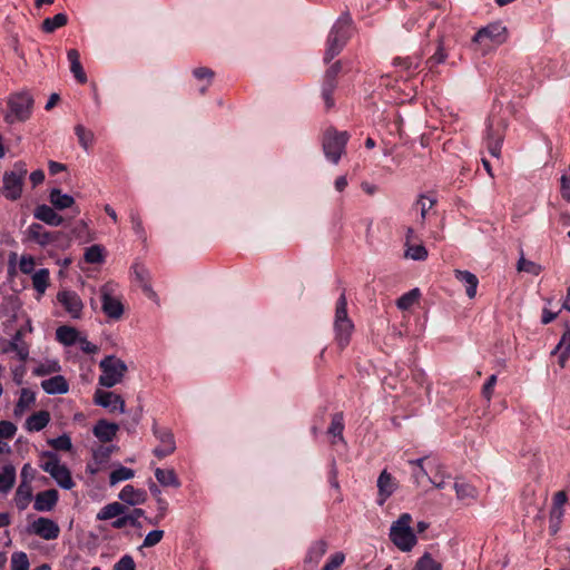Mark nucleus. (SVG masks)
<instances>
[{
  "instance_id": "nucleus-62",
  "label": "nucleus",
  "mask_w": 570,
  "mask_h": 570,
  "mask_svg": "<svg viewBox=\"0 0 570 570\" xmlns=\"http://www.w3.org/2000/svg\"><path fill=\"white\" fill-rule=\"evenodd\" d=\"M35 265H36V262L32 256H30V255L21 256L20 262H19V268H20L21 273L27 274V275L31 274L35 269Z\"/></svg>"
},
{
  "instance_id": "nucleus-2",
  "label": "nucleus",
  "mask_w": 570,
  "mask_h": 570,
  "mask_svg": "<svg viewBox=\"0 0 570 570\" xmlns=\"http://www.w3.org/2000/svg\"><path fill=\"white\" fill-rule=\"evenodd\" d=\"M508 38L507 27L501 21H494L475 32L472 38V45L475 47V50L484 56L507 42Z\"/></svg>"
},
{
  "instance_id": "nucleus-4",
  "label": "nucleus",
  "mask_w": 570,
  "mask_h": 570,
  "mask_svg": "<svg viewBox=\"0 0 570 570\" xmlns=\"http://www.w3.org/2000/svg\"><path fill=\"white\" fill-rule=\"evenodd\" d=\"M33 104V97L29 91L10 95L7 101L8 112L4 115V121L10 125L27 121L32 115Z\"/></svg>"
},
{
  "instance_id": "nucleus-21",
  "label": "nucleus",
  "mask_w": 570,
  "mask_h": 570,
  "mask_svg": "<svg viewBox=\"0 0 570 570\" xmlns=\"http://www.w3.org/2000/svg\"><path fill=\"white\" fill-rule=\"evenodd\" d=\"M455 278L465 286V293L469 298H474L479 285L478 277L469 271H454Z\"/></svg>"
},
{
  "instance_id": "nucleus-14",
  "label": "nucleus",
  "mask_w": 570,
  "mask_h": 570,
  "mask_svg": "<svg viewBox=\"0 0 570 570\" xmlns=\"http://www.w3.org/2000/svg\"><path fill=\"white\" fill-rule=\"evenodd\" d=\"M24 234L29 242H33L41 247L53 244L60 235L59 232L47 230L41 224L38 223H32L29 225Z\"/></svg>"
},
{
  "instance_id": "nucleus-28",
  "label": "nucleus",
  "mask_w": 570,
  "mask_h": 570,
  "mask_svg": "<svg viewBox=\"0 0 570 570\" xmlns=\"http://www.w3.org/2000/svg\"><path fill=\"white\" fill-rule=\"evenodd\" d=\"M16 482V468L12 464H7L0 472V492L8 493Z\"/></svg>"
},
{
  "instance_id": "nucleus-29",
  "label": "nucleus",
  "mask_w": 570,
  "mask_h": 570,
  "mask_svg": "<svg viewBox=\"0 0 570 570\" xmlns=\"http://www.w3.org/2000/svg\"><path fill=\"white\" fill-rule=\"evenodd\" d=\"M155 476L156 480L163 485V487H174L179 488L180 482L177 478V474L173 469L164 470L160 468H157L155 470Z\"/></svg>"
},
{
  "instance_id": "nucleus-3",
  "label": "nucleus",
  "mask_w": 570,
  "mask_h": 570,
  "mask_svg": "<svg viewBox=\"0 0 570 570\" xmlns=\"http://www.w3.org/2000/svg\"><path fill=\"white\" fill-rule=\"evenodd\" d=\"M353 331L354 324L347 315V298L345 289H343L336 302L334 316L335 341L341 348L350 344Z\"/></svg>"
},
{
  "instance_id": "nucleus-55",
  "label": "nucleus",
  "mask_w": 570,
  "mask_h": 570,
  "mask_svg": "<svg viewBox=\"0 0 570 570\" xmlns=\"http://www.w3.org/2000/svg\"><path fill=\"white\" fill-rule=\"evenodd\" d=\"M342 65L340 61L333 63L325 72L323 83H332L336 86V78L341 72Z\"/></svg>"
},
{
  "instance_id": "nucleus-31",
  "label": "nucleus",
  "mask_w": 570,
  "mask_h": 570,
  "mask_svg": "<svg viewBox=\"0 0 570 570\" xmlns=\"http://www.w3.org/2000/svg\"><path fill=\"white\" fill-rule=\"evenodd\" d=\"M31 500H32L31 485L22 487L21 484H19V487L16 491V495H14V501H16V505H17L18 510H20V511L26 510Z\"/></svg>"
},
{
  "instance_id": "nucleus-59",
  "label": "nucleus",
  "mask_w": 570,
  "mask_h": 570,
  "mask_svg": "<svg viewBox=\"0 0 570 570\" xmlns=\"http://www.w3.org/2000/svg\"><path fill=\"white\" fill-rule=\"evenodd\" d=\"M35 475H36V470L31 466L30 463H26L22 466V469H21V473H20L21 482H20V484L22 487L31 485L30 483L35 479Z\"/></svg>"
},
{
  "instance_id": "nucleus-48",
  "label": "nucleus",
  "mask_w": 570,
  "mask_h": 570,
  "mask_svg": "<svg viewBox=\"0 0 570 570\" xmlns=\"http://www.w3.org/2000/svg\"><path fill=\"white\" fill-rule=\"evenodd\" d=\"M405 257L413 261H424L428 258V250L423 245H406Z\"/></svg>"
},
{
  "instance_id": "nucleus-5",
  "label": "nucleus",
  "mask_w": 570,
  "mask_h": 570,
  "mask_svg": "<svg viewBox=\"0 0 570 570\" xmlns=\"http://www.w3.org/2000/svg\"><path fill=\"white\" fill-rule=\"evenodd\" d=\"M411 522V514L402 513L390 529V540L403 552L411 551L417 542Z\"/></svg>"
},
{
  "instance_id": "nucleus-32",
  "label": "nucleus",
  "mask_w": 570,
  "mask_h": 570,
  "mask_svg": "<svg viewBox=\"0 0 570 570\" xmlns=\"http://www.w3.org/2000/svg\"><path fill=\"white\" fill-rule=\"evenodd\" d=\"M68 23V17L66 13H57L52 18H47L43 20L41 29L46 33H52L57 29L66 26Z\"/></svg>"
},
{
  "instance_id": "nucleus-10",
  "label": "nucleus",
  "mask_w": 570,
  "mask_h": 570,
  "mask_svg": "<svg viewBox=\"0 0 570 570\" xmlns=\"http://www.w3.org/2000/svg\"><path fill=\"white\" fill-rule=\"evenodd\" d=\"M99 367L101 370L99 384L105 387H112L121 382L127 372V365L121 358H101Z\"/></svg>"
},
{
  "instance_id": "nucleus-61",
  "label": "nucleus",
  "mask_w": 570,
  "mask_h": 570,
  "mask_svg": "<svg viewBox=\"0 0 570 570\" xmlns=\"http://www.w3.org/2000/svg\"><path fill=\"white\" fill-rule=\"evenodd\" d=\"M345 556L343 552H336L331 556L330 560L324 564L322 570H334L343 564Z\"/></svg>"
},
{
  "instance_id": "nucleus-19",
  "label": "nucleus",
  "mask_w": 570,
  "mask_h": 570,
  "mask_svg": "<svg viewBox=\"0 0 570 570\" xmlns=\"http://www.w3.org/2000/svg\"><path fill=\"white\" fill-rule=\"evenodd\" d=\"M118 430L119 425L117 423L101 419L95 424L92 433L100 442L108 443L116 438Z\"/></svg>"
},
{
  "instance_id": "nucleus-11",
  "label": "nucleus",
  "mask_w": 570,
  "mask_h": 570,
  "mask_svg": "<svg viewBox=\"0 0 570 570\" xmlns=\"http://www.w3.org/2000/svg\"><path fill=\"white\" fill-rule=\"evenodd\" d=\"M153 433L161 443L160 446L154 449L153 453L155 456L158 459H164L175 452L176 442L171 430L167 428H159L156 421H154Z\"/></svg>"
},
{
  "instance_id": "nucleus-13",
  "label": "nucleus",
  "mask_w": 570,
  "mask_h": 570,
  "mask_svg": "<svg viewBox=\"0 0 570 570\" xmlns=\"http://www.w3.org/2000/svg\"><path fill=\"white\" fill-rule=\"evenodd\" d=\"M57 301L70 317H81L83 303L76 292L68 289L59 291L57 294Z\"/></svg>"
},
{
  "instance_id": "nucleus-56",
  "label": "nucleus",
  "mask_w": 570,
  "mask_h": 570,
  "mask_svg": "<svg viewBox=\"0 0 570 570\" xmlns=\"http://www.w3.org/2000/svg\"><path fill=\"white\" fill-rule=\"evenodd\" d=\"M336 86L332 83H323L322 86V98L324 99L327 109L334 107L333 94Z\"/></svg>"
},
{
  "instance_id": "nucleus-30",
  "label": "nucleus",
  "mask_w": 570,
  "mask_h": 570,
  "mask_svg": "<svg viewBox=\"0 0 570 570\" xmlns=\"http://www.w3.org/2000/svg\"><path fill=\"white\" fill-rule=\"evenodd\" d=\"M36 401V394L29 389H22L19 400L14 406L13 413L16 416L22 415L26 409H28Z\"/></svg>"
},
{
  "instance_id": "nucleus-26",
  "label": "nucleus",
  "mask_w": 570,
  "mask_h": 570,
  "mask_svg": "<svg viewBox=\"0 0 570 570\" xmlns=\"http://www.w3.org/2000/svg\"><path fill=\"white\" fill-rule=\"evenodd\" d=\"M49 200L52 204L53 208H56L58 210L70 208L75 203V199L72 196H70L68 194H63L58 188L51 189L50 195H49Z\"/></svg>"
},
{
  "instance_id": "nucleus-7",
  "label": "nucleus",
  "mask_w": 570,
  "mask_h": 570,
  "mask_svg": "<svg viewBox=\"0 0 570 570\" xmlns=\"http://www.w3.org/2000/svg\"><path fill=\"white\" fill-rule=\"evenodd\" d=\"M350 140L347 131H337L328 128L323 136V151L328 161L337 165L343 154H345L346 145Z\"/></svg>"
},
{
  "instance_id": "nucleus-36",
  "label": "nucleus",
  "mask_w": 570,
  "mask_h": 570,
  "mask_svg": "<svg viewBox=\"0 0 570 570\" xmlns=\"http://www.w3.org/2000/svg\"><path fill=\"white\" fill-rule=\"evenodd\" d=\"M343 431H344V416L343 412H337L333 414L331 424L327 429V434L333 435L334 438H338L343 441Z\"/></svg>"
},
{
  "instance_id": "nucleus-40",
  "label": "nucleus",
  "mask_w": 570,
  "mask_h": 570,
  "mask_svg": "<svg viewBox=\"0 0 570 570\" xmlns=\"http://www.w3.org/2000/svg\"><path fill=\"white\" fill-rule=\"evenodd\" d=\"M569 356L570 355V328L563 333L558 345L551 352V356Z\"/></svg>"
},
{
  "instance_id": "nucleus-47",
  "label": "nucleus",
  "mask_w": 570,
  "mask_h": 570,
  "mask_svg": "<svg viewBox=\"0 0 570 570\" xmlns=\"http://www.w3.org/2000/svg\"><path fill=\"white\" fill-rule=\"evenodd\" d=\"M394 66L401 67L407 72H412L420 67V59L416 57L395 58L393 60Z\"/></svg>"
},
{
  "instance_id": "nucleus-25",
  "label": "nucleus",
  "mask_w": 570,
  "mask_h": 570,
  "mask_svg": "<svg viewBox=\"0 0 570 570\" xmlns=\"http://www.w3.org/2000/svg\"><path fill=\"white\" fill-rule=\"evenodd\" d=\"M50 421V414L47 411H39L37 413L31 414L24 424V428L30 431H41L45 429Z\"/></svg>"
},
{
  "instance_id": "nucleus-45",
  "label": "nucleus",
  "mask_w": 570,
  "mask_h": 570,
  "mask_svg": "<svg viewBox=\"0 0 570 570\" xmlns=\"http://www.w3.org/2000/svg\"><path fill=\"white\" fill-rule=\"evenodd\" d=\"M59 371L60 365L58 364V362L56 360H48L47 363L37 365L32 370V373L36 376H45L51 373H57Z\"/></svg>"
},
{
  "instance_id": "nucleus-34",
  "label": "nucleus",
  "mask_w": 570,
  "mask_h": 570,
  "mask_svg": "<svg viewBox=\"0 0 570 570\" xmlns=\"http://www.w3.org/2000/svg\"><path fill=\"white\" fill-rule=\"evenodd\" d=\"M421 293L419 288H413L406 293H404L396 301V306L401 311H406L414 305L415 302L420 298Z\"/></svg>"
},
{
  "instance_id": "nucleus-43",
  "label": "nucleus",
  "mask_w": 570,
  "mask_h": 570,
  "mask_svg": "<svg viewBox=\"0 0 570 570\" xmlns=\"http://www.w3.org/2000/svg\"><path fill=\"white\" fill-rule=\"evenodd\" d=\"M75 134L78 137L79 144L85 150L92 145L94 134L90 130H87L82 125H77L75 127Z\"/></svg>"
},
{
  "instance_id": "nucleus-20",
  "label": "nucleus",
  "mask_w": 570,
  "mask_h": 570,
  "mask_svg": "<svg viewBox=\"0 0 570 570\" xmlns=\"http://www.w3.org/2000/svg\"><path fill=\"white\" fill-rule=\"evenodd\" d=\"M33 216L50 226H60L63 223V218L52 207L45 204L36 207Z\"/></svg>"
},
{
  "instance_id": "nucleus-37",
  "label": "nucleus",
  "mask_w": 570,
  "mask_h": 570,
  "mask_svg": "<svg viewBox=\"0 0 570 570\" xmlns=\"http://www.w3.org/2000/svg\"><path fill=\"white\" fill-rule=\"evenodd\" d=\"M135 475V471L130 468L119 465L109 475V484L115 485L120 481H126L132 479Z\"/></svg>"
},
{
  "instance_id": "nucleus-8",
  "label": "nucleus",
  "mask_w": 570,
  "mask_h": 570,
  "mask_svg": "<svg viewBox=\"0 0 570 570\" xmlns=\"http://www.w3.org/2000/svg\"><path fill=\"white\" fill-rule=\"evenodd\" d=\"M28 169L24 161L14 163L11 170L3 174V194L7 199L17 200L22 195L23 181Z\"/></svg>"
},
{
  "instance_id": "nucleus-46",
  "label": "nucleus",
  "mask_w": 570,
  "mask_h": 570,
  "mask_svg": "<svg viewBox=\"0 0 570 570\" xmlns=\"http://www.w3.org/2000/svg\"><path fill=\"white\" fill-rule=\"evenodd\" d=\"M30 562L23 551L13 552L11 556V570H29Z\"/></svg>"
},
{
  "instance_id": "nucleus-49",
  "label": "nucleus",
  "mask_w": 570,
  "mask_h": 570,
  "mask_svg": "<svg viewBox=\"0 0 570 570\" xmlns=\"http://www.w3.org/2000/svg\"><path fill=\"white\" fill-rule=\"evenodd\" d=\"M48 443L58 451H70L72 449L71 439L67 434H62L56 439H51Z\"/></svg>"
},
{
  "instance_id": "nucleus-24",
  "label": "nucleus",
  "mask_w": 570,
  "mask_h": 570,
  "mask_svg": "<svg viewBox=\"0 0 570 570\" xmlns=\"http://www.w3.org/2000/svg\"><path fill=\"white\" fill-rule=\"evenodd\" d=\"M127 511V507L120 502H111L106 504L104 508L99 510L96 515V519L99 521H106L114 519L118 515L124 514Z\"/></svg>"
},
{
  "instance_id": "nucleus-63",
  "label": "nucleus",
  "mask_w": 570,
  "mask_h": 570,
  "mask_svg": "<svg viewBox=\"0 0 570 570\" xmlns=\"http://www.w3.org/2000/svg\"><path fill=\"white\" fill-rule=\"evenodd\" d=\"M86 354H97L99 348L97 345L89 342L85 336H79L78 343L76 344Z\"/></svg>"
},
{
  "instance_id": "nucleus-58",
  "label": "nucleus",
  "mask_w": 570,
  "mask_h": 570,
  "mask_svg": "<svg viewBox=\"0 0 570 570\" xmlns=\"http://www.w3.org/2000/svg\"><path fill=\"white\" fill-rule=\"evenodd\" d=\"M17 432V426L10 422L2 420L0 421V439H12Z\"/></svg>"
},
{
  "instance_id": "nucleus-42",
  "label": "nucleus",
  "mask_w": 570,
  "mask_h": 570,
  "mask_svg": "<svg viewBox=\"0 0 570 570\" xmlns=\"http://www.w3.org/2000/svg\"><path fill=\"white\" fill-rule=\"evenodd\" d=\"M327 551V542L325 540H317L311 547L307 560L318 562V560L326 553Z\"/></svg>"
},
{
  "instance_id": "nucleus-22",
  "label": "nucleus",
  "mask_w": 570,
  "mask_h": 570,
  "mask_svg": "<svg viewBox=\"0 0 570 570\" xmlns=\"http://www.w3.org/2000/svg\"><path fill=\"white\" fill-rule=\"evenodd\" d=\"M41 387L47 394H65L69 390L68 382L61 375L52 376L41 382Z\"/></svg>"
},
{
  "instance_id": "nucleus-52",
  "label": "nucleus",
  "mask_w": 570,
  "mask_h": 570,
  "mask_svg": "<svg viewBox=\"0 0 570 570\" xmlns=\"http://www.w3.org/2000/svg\"><path fill=\"white\" fill-rule=\"evenodd\" d=\"M132 271H134V274L135 276L137 277V279L141 283V286L144 288V291H148L150 292V286L148 284V273H147V269L140 265V264H135L132 266Z\"/></svg>"
},
{
  "instance_id": "nucleus-57",
  "label": "nucleus",
  "mask_w": 570,
  "mask_h": 570,
  "mask_svg": "<svg viewBox=\"0 0 570 570\" xmlns=\"http://www.w3.org/2000/svg\"><path fill=\"white\" fill-rule=\"evenodd\" d=\"M164 538L163 530H153L144 539L142 547L150 548L159 543Z\"/></svg>"
},
{
  "instance_id": "nucleus-9",
  "label": "nucleus",
  "mask_w": 570,
  "mask_h": 570,
  "mask_svg": "<svg viewBox=\"0 0 570 570\" xmlns=\"http://www.w3.org/2000/svg\"><path fill=\"white\" fill-rule=\"evenodd\" d=\"M118 285L112 282L104 284L100 292L101 309L111 320H119L124 314V305L117 295Z\"/></svg>"
},
{
  "instance_id": "nucleus-39",
  "label": "nucleus",
  "mask_w": 570,
  "mask_h": 570,
  "mask_svg": "<svg viewBox=\"0 0 570 570\" xmlns=\"http://www.w3.org/2000/svg\"><path fill=\"white\" fill-rule=\"evenodd\" d=\"M502 137L500 135L494 136L492 129L489 128L487 131V148L491 156L499 158L501 155Z\"/></svg>"
},
{
  "instance_id": "nucleus-35",
  "label": "nucleus",
  "mask_w": 570,
  "mask_h": 570,
  "mask_svg": "<svg viewBox=\"0 0 570 570\" xmlns=\"http://www.w3.org/2000/svg\"><path fill=\"white\" fill-rule=\"evenodd\" d=\"M148 488L153 497L156 499L159 517H165L168 510V502L163 499L160 488L153 480H149Z\"/></svg>"
},
{
  "instance_id": "nucleus-54",
  "label": "nucleus",
  "mask_w": 570,
  "mask_h": 570,
  "mask_svg": "<svg viewBox=\"0 0 570 570\" xmlns=\"http://www.w3.org/2000/svg\"><path fill=\"white\" fill-rule=\"evenodd\" d=\"M142 417V407L138 406L134 414L131 415L130 420H126L122 422L124 428L129 432H135L136 426L139 424L140 420Z\"/></svg>"
},
{
  "instance_id": "nucleus-12",
  "label": "nucleus",
  "mask_w": 570,
  "mask_h": 570,
  "mask_svg": "<svg viewBox=\"0 0 570 570\" xmlns=\"http://www.w3.org/2000/svg\"><path fill=\"white\" fill-rule=\"evenodd\" d=\"M28 532L49 541L56 540L59 537L60 528L56 521L39 517L28 527Z\"/></svg>"
},
{
  "instance_id": "nucleus-50",
  "label": "nucleus",
  "mask_w": 570,
  "mask_h": 570,
  "mask_svg": "<svg viewBox=\"0 0 570 570\" xmlns=\"http://www.w3.org/2000/svg\"><path fill=\"white\" fill-rule=\"evenodd\" d=\"M436 200L434 198L426 197L425 195H421L417 199L415 206L419 207L422 223L425 220L428 212L435 205Z\"/></svg>"
},
{
  "instance_id": "nucleus-60",
  "label": "nucleus",
  "mask_w": 570,
  "mask_h": 570,
  "mask_svg": "<svg viewBox=\"0 0 570 570\" xmlns=\"http://www.w3.org/2000/svg\"><path fill=\"white\" fill-rule=\"evenodd\" d=\"M114 570H136V563L130 554H125L114 566Z\"/></svg>"
},
{
  "instance_id": "nucleus-16",
  "label": "nucleus",
  "mask_w": 570,
  "mask_h": 570,
  "mask_svg": "<svg viewBox=\"0 0 570 570\" xmlns=\"http://www.w3.org/2000/svg\"><path fill=\"white\" fill-rule=\"evenodd\" d=\"M59 500V492L56 489H49L38 492L35 497L33 509L39 512H47L55 509Z\"/></svg>"
},
{
  "instance_id": "nucleus-53",
  "label": "nucleus",
  "mask_w": 570,
  "mask_h": 570,
  "mask_svg": "<svg viewBox=\"0 0 570 570\" xmlns=\"http://www.w3.org/2000/svg\"><path fill=\"white\" fill-rule=\"evenodd\" d=\"M518 269L530 273L532 275H539L541 272V266L521 257L518 262Z\"/></svg>"
},
{
  "instance_id": "nucleus-1",
  "label": "nucleus",
  "mask_w": 570,
  "mask_h": 570,
  "mask_svg": "<svg viewBox=\"0 0 570 570\" xmlns=\"http://www.w3.org/2000/svg\"><path fill=\"white\" fill-rule=\"evenodd\" d=\"M353 33V20L348 12L342 13L335 23L332 26L324 53V61L330 62L333 60L343 48L346 46Z\"/></svg>"
},
{
  "instance_id": "nucleus-23",
  "label": "nucleus",
  "mask_w": 570,
  "mask_h": 570,
  "mask_svg": "<svg viewBox=\"0 0 570 570\" xmlns=\"http://www.w3.org/2000/svg\"><path fill=\"white\" fill-rule=\"evenodd\" d=\"M80 332L75 327L62 325L56 330V338L66 346H73L78 343Z\"/></svg>"
},
{
  "instance_id": "nucleus-17",
  "label": "nucleus",
  "mask_w": 570,
  "mask_h": 570,
  "mask_svg": "<svg viewBox=\"0 0 570 570\" xmlns=\"http://www.w3.org/2000/svg\"><path fill=\"white\" fill-rule=\"evenodd\" d=\"M397 484L391 473L383 470L377 479L379 499L377 503L383 505L385 501L394 493Z\"/></svg>"
},
{
  "instance_id": "nucleus-27",
  "label": "nucleus",
  "mask_w": 570,
  "mask_h": 570,
  "mask_svg": "<svg viewBox=\"0 0 570 570\" xmlns=\"http://www.w3.org/2000/svg\"><path fill=\"white\" fill-rule=\"evenodd\" d=\"M50 273L47 268H40L32 274V286L38 293L39 297L46 293L49 286Z\"/></svg>"
},
{
  "instance_id": "nucleus-38",
  "label": "nucleus",
  "mask_w": 570,
  "mask_h": 570,
  "mask_svg": "<svg viewBox=\"0 0 570 570\" xmlns=\"http://www.w3.org/2000/svg\"><path fill=\"white\" fill-rule=\"evenodd\" d=\"M412 570H442V564L435 561L431 553L425 552L415 563Z\"/></svg>"
},
{
  "instance_id": "nucleus-51",
  "label": "nucleus",
  "mask_w": 570,
  "mask_h": 570,
  "mask_svg": "<svg viewBox=\"0 0 570 570\" xmlns=\"http://www.w3.org/2000/svg\"><path fill=\"white\" fill-rule=\"evenodd\" d=\"M563 517V510L551 509L550 511V533L556 534L559 529Z\"/></svg>"
},
{
  "instance_id": "nucleus-6",
  "label": "nucleus",
  "mask_w": 570,
  "mask_h": 570,
  "mask_svg": "<svg viewBox=\"0 0 570 570\" xmlns=\"http://www.w3.org/2000/svg\"><path fill=\"white\" fill-rule=\"evenodd\" d=\"M41 456L47 461L42 462L40 468L49 473L60 488L71 490L75 487L71 472L67 465L60 464L58 454L53 451H45Z\"/></svg>"
},
{
  "instance_id": "nucleus-15",
  "label": "nucleus",
  "mask_w": 570,
  "mask_h": 570,
  "mask_svg": "<svg viewBox=\"0 0 570 570\" xmlns=\"http://www.w3.org/2000/svg\"><path fill=\"white\" fill-rule=\"evenodd\" d=\"M94 401L97 405L101 407H110L111 411L119 410L121 413H125V400L112 392H107L102 390H97L94 395Z\"/></svg>"
},
{
  "instance_id": "nucleus-44",
  "label": "nucleus",
  "mask_w": 570,
  "mask_h": 570,
  "mask_svg": "<svg viewBox=\"0 0 570 570\" xmlns=\"http://www.w3.org/2000/svg\"><path fill=\"white\" fill-rule=\"evenodd\" d=\"M454 489L456 492V497L460 500L470 499V498L473 499L476 497L475 488L469 483L456 481L454 483Z\"/></svg>"
},
{
  "instance_id": "nucleus-18",
  "label": "nucleus",
  "mask_w": 570,
  "mask_h": 570,
  "mask_svg": "<svg viewBox=\"0 0 570 570\" xmlns=\"http://www.w3.org/2000/svg\"><path fill=\"white\" fill-rule=\"evenodd\" d=\"M118 498L126 507H136L147 501V492L144 489H136L134 485L127 484L119 492Z\"/></svg>"
},
{
  "instance_id": "nucleus-33",
  "label": "nucleus",
  "mask_w": 570,
  "mask_h": 570,
  "mask_svg": "<svg viewBox=\"0 0 570 570\" xmlns=\"http://www.w3.org/2000/svg\"><path fill=\"white\" fill-rule=\"evenodd\" d=\"M117 445H98L92 450V458L97 464H104L108 462L112 452L118 451Z\"/></svg>"
},
{
  "instance_id": "nucleus-64",
  "label": "nucleus",
  "mask_w": 570,
  "mask_h": 570,
  "mask_svg": "<svg viewBox=\"0 0 570 570\" xmlns=\"http://www.w3.org/2000/svg\"><path fill=\"white\" fill-rule=\"evenodd\" d=\"M130 222L132 224V229L135 230V233L141 238L145 237L142 222L137 212H135V210L130 212Z\"/></svg>"
},
{
  "instance_id": "nucleus-41",
  "label": "nucleus",
  "mask_w": 570,
  "mask_h": 570,
  "mask_svg": "<svg viewBox=\"0 0 570 570\" xmlns=\"http://www.w3.org/2000/svg\"><path fill=\"white\" fill-rule=\"evenodd\" d=\"M85 261L89 264H100L105 261L104 248L100 245H92L85 252Z\"/></svg>"
}]
</instances>
